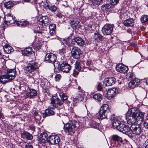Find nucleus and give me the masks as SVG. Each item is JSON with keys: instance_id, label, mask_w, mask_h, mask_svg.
Listing matches in <instances>:
<instances>
[{"instance_id": "nucleus-1", "label": "nucleus", "mask_w": 148, "mask_h": 148, "mask_svg": "<svg viewBox=\"0 0 148 148\" xmlns=\"http://www.w3.org/2000/svg\"><path fill=\"white\" fill-rule=\"evenodd\" d=\"M125 131V134L132 139L134 138V134L139 135L142 132L140 125L137 124L132 125L130 127L127 125Z\"/></svg>"}, {"instance_id": "nucleus-2", "label": "nucleus", "mask_w": 148, "mask_h": 148, "mask_svg": "<svg viewBox=\"0 0 148 148\" xmlns=\"http://www.w3.org/2000/svg\"><path fill=\"white\" fill-rule=\"evenodd\" d=\"M110 119L112 121L113 126L120 132L125 133L126 132L127 125L124 124L119 120L118 117L114 114H112Z\"/></svg>"}, {"instance_id": "nucleus-3", "label": "nucleus", "mask_w": 148, "mask_h": 148, "mask_svg": "<svg viewBox=\"0 0 148 148\" xmlns=\"http://www.w3.org/2000/svg\"><path fill=\"white\" fill-rule=\"evenodd\" d=\"M59 95L62 99L61 101L57 97L54 96L52 97L51 99V106L54 108L58 106H60L64 102H66L68 98L67 95L63 92H60Z\"/></svg>"}, {"instance_id": "nucleus-4", "label": "nucleus", "mask_w": 148, "mask_h": 148, "mask_svg": "<svg viewBox=\"0 0 148 148\" xmlns=\"http://www.w3.org/2000/svg\"><path fill=\"white\" fill-rule=\"evenodd\" d=\"M138 109L136 108H131L129 111L130 115L128 116L127 118V122L128 124L130 125L136 124V117L137 114H138Z\"/></svg>"}, {"instance_id": "nucleus-5", "label": "nucleus", "mask_w": 148, "mask_h": 148, "mask_svg": "<svg viewBox=\"0 0 148 148\" xmlns=\"http://www.w3.org/2000/svg\"><path fill=\"white\" fill-rule=\"evenodd\" d=\"M78 123L74 121H72L70 123H67L64 126L65 131L71 134L74 132L77 129V125Z\"/></svg>"}, {"instance_id": "nucleus-6", "label": "nucleus", "mask_w": 148, "mask_h": 148, "mask_svg": "<svg viewBox=\"0 0 148 148\" xmlns=\"http://www.w3.org/2000/svg\"><path fill=\"white\" fill-rule=\"evenodd\" d=\"M60 141V138L58 135L52 133L49 136L48 142L51 145L58 144Z\"/></svg>"}, {"instance_id": "nucleus-7", "label": "nucleus", "mask_w": 148, "mask_h": 148, "mask_svg": "<svg viewBox=\"0 0 148 148\" xmlns=\"http://www.w3.org/2000/svg\"><path fill=\"white\" fill-rule=\"evenodd\" d=\"M71 53L73 57L75 59L79 58L82 55V51L79 48L73 47L72 49Z\"/></svg>"}, {"instance_id": "nucleus-8", "label": "nucleus", "mask_w": 148, "mask_h": 148, "mask_svg": "<svg viewBox=\"0 0 148 148\" xmlns=\"http://www.w3.org/2000/svg\"><path fill=\"white\" fill-rule=\"evenodd\" d=\"M113 30L112 25L110 24L105 25L103 27L102 31L104 35H109L112 32Z\"/></svg>"}, {"instance_id": "nucleus-9", "label": "nucleus", "mask_w": 148, "mask_h": 148, "mask_svg": "<svg viewBox=\"0 0 148 148\" xmlns=\"http://www.w3.org/2000/svg\"><path fill=\"white\" fill-rule=\"evenodd\" d=\"M116 68L117 71L124 74L127 73L129 69L128 66L122 64H118L116 65Z\"/></svg>"}, {"instance_id": "nucleus-10", "label": "nucleus", "mask_w": 148, "mask_h": 148, "mask_svg": "<svg viewBox=\"0 0 148 148\" xmlns=\"http://www.w3.org/2000/svg\"><path fill=\"white\" fill-rule=\"evenodd\" d=\"M56 57L54 54L52 53H48L46 55L45 60L47 62L54 64L56 61Z\"/></svg>"}, {"instance_id": "nucleus-11", "label": "nucleus", "mask_w": 148, "mask_h": 148, "mask_svg": "<svg viewBox=\"0 0 148 148\" xmlns=\"http://www.w3.org/2000/svg\"><path fill=\"white\" fill-rule=\"evenodd\" d=\"M138 114L136 115V124H137L139 125L142 123L144 119V114L140 111L138 109Z\"/></svg>"}, {"instance_id": "nucleus-12", "label": "nucleus", "mask_w": 148, "mask_h": 148, "mask_svg": "<svg viewBox=\"0 0 148 148\" xmlns=\"http://www.w3.org/2000/svg\"><path fill=\"white\" fill-rule=\"evenodd\" d=\"M50 108H48L47 109L45 113H42V116L44 118L46 116H50L54 114H55V109L53 107L50 106Z\"/></svg>"}, {"instance_id": "nucleus-13", "label": "nucleus", "mask_w": 148, "mask_h": 148, "mask_svg": "<svg viewBox=\"0 0 148 148\" xmlns=\"http://www.w3.org/2000/svg\"><path fill=\"white\" fill-rule=\"evenodd\" d=\"M37 64V63H29L25 68L26 70L29 73H32L38 68L39 66Z\"/></svg>"}, {"instance_id": "nucleus-14", "label": "nucleus", "mask_w": 148, "mask_h": 148, "mask_svg": "<svg viewBox=\"0 0 148 148\" xmlns=\"http://www.w3.org/2000/svg\"><path fill=\"white\" fill-rule=\"evenodd\" d=\"M6 16H7V20L4 22L5 25H8L11 24H13L15 21V17H13L11 14H8Z\"/></svg>"}, {"instance_id": "nucleus-15", "label": "nucleus", "mask_w": 148, "mask_h": 148, "mask_svg": "<svg viewBox=\"0 0 148 148\" xmlns=\"http://www.w3.org/2000/svg\"><path fill=\"white\" fill-rule=\"evenodd\" d=\"M60 70L64 72L68 73L71 69L70 65L66 63H63L60 64Z\"/></svg>"}, {"instance_id": "nucleus-16", "label": "nucleus", "mask_w": 148, "mask_h": 148, "mask_svg": "<svg viewBox=\"0 0 148 148\" xmlns=\"http://www.w3.org/2000/svg\"><path fill=\"white\" fill-rule=\"evenodd\" d=\"M116 80L114 77H109L106 79L104 82V84L106 86H110L114 84Z\"/></svg>"}, {"instance_id": "nucleus-17", "label": "nucleus", "mask_w": 148, "mask_h": 148, "mask_svg": "<svg viewBox=\"0 0 148 148\" xmlns=\"http://www.w3.org/2000/svg\"><path fill=\"white\" fill-rule=\"evenodd\" d=\"M49 137L47 134L46 132H42L40 134L39 139L41 142L45 143L47 141L48 142Z\"/></svg>"}, {"instance_id": "nucleus-18", "label": "nucleus", "mask_w": 148, "mask_h": 148, "mask_svg": "<svg viewBox=\"0 0 148 148\" xmlns=\"http://www.w3.org/2000/svg\"><path fill=\"white\" fill-rule=\"evenodd\" d=\"M12 80V79H11L10 77L6 74L0 77V82L3 84H5Z\"/></svg>"}, {"instance_id": "nucleus-19", "label": "nucleus", "mask_w": 148, "mask_h": 148, "mask_svg": "<svg viewBox=\"0 0 148 148\" xmlns=\"http://www.w3.org/2000/svg\"><path fill=\"white\" fill-rule=\"evenodd\" d=\"M37 92L34 89H29L27 93V96L28 97L34 98L37 95Z\"/></svg>"}, {"instance_id": "nucleus-20", "label": "nucleus", "mask_w": 148, "mask_h": 148, "mask_svg": "<svg viewBox=\"0 0 148 148\" xmlns=\"http://www.w3.org/2000/svg\"><path fill=\"white\" fill-rule=\"evenodd\" d=\"M84 91L79 90L75 96V99L79 101H82L84 99Z\"/></svg>"}, {"instance_id": "nucleus-21", "label": "nucleus", "mask_w": 148, "mask_h": 148, "mask_svg": "<svg viewBox=\"0 0 148 148\" xmlns=\"http://www.w3.org/2000/svg\"><path fill=\"white\" fill-rule=\"evenodd\" d=\"M59 48V54L64 57L66 53V47L64 43H62L60 45Z\"/></svg>"}, {"instance_id": "nucleus-22", "label": "nucleus", "mask_w": 148, "mask_h": 148, "mask_svg": "<svg viewBox=\"0 0 148 148\" xmlns=\"http://www.w3.org/2000/svg\"><path fill=\"white\" fill-rule=\"evenodd\" d=\"M15 70L14 69H8L6 74L10 77L11 79H13L15 76Z\"/></svg>"}, {"instance_id": "nucleus-23", "label": "nucleus", "mask_w": 148, "mask_h": 148, "mask_svg": "<svg viewBox=\"0 0 148 148\" xmlns=\"http://www.w3.org/2000/svg\"><path fill=\"white\" fill-rule=\"evenodd\" d=\"M22 138L24 139L30 140L32 139L33 136L32 135L27 132H25L21 134Z\"/></svg>"}, {"instance_id": "nucleus-24", "label": "nucleus", "mask_w": 148, "mask_h": 148, "mask_svg": "<svg viewBox=\"0 0 148 148\" xmlns=\"http://www.w3.org/2000/svg\"><path fill=\"white\" fill-rule=\"evenodd\" d=\"M112 139L114 141L117 142L119 145H121L123 142L122 138L117 135H113Z\"/></svg>"}, {"instance_id": "nucleus-25", "label": "nucleus", "mask_w": 148, "mask_h": 148, "mask_svg": "<svg viewBox=\"0 0 148 148\" xmlns=\"http://www.w3.org/2000/svg\"><path fill=\"white\" fill-rule=\"evenodd\" d=\"M134 22L133 19L130 18L124 21L123 24L127 27H132L134 25Z\"/></svg>"}, {"instance_id": "nucleus-26", "label": "nucleus", "mask_w": 148, "mask_h": 148, "mask_svg": "<svg viewBox=\"0 0 148 148\" xmlns=\"http://www.w3.org/2000/svg\"><path fill=\"white\" fill-rule=\"evenodd\" d=\"M116 90L115 88L110 89L107 92V95L108 97L110 98H112L113 97L116 95Z\"/></svg>"}, {"instance_id": "nucleus-27", "label": "nucleus", "mask_w": 148, "mask_h": 148, "mask_svg": "<svg viewBox=\"0 0 148 148\" xmlns=\"http://www.w3.org/2000/svg\"><path fill=\"white\" fill-rule=\"evenodd\" d=\"M108 115V113L102 111L101 110H100L99 113H98L99 118L101 119H103L106 118L108 119V118H107Z\"/></svg>"}, {"instance_id": "nucleus-28", "label": "nucleus", "mask_w": 148, "mask_h": 148, "mask_svg": "<svg viewBox=\"0 0 148 148\" xmlns=\"http://www.w3.org/2000/svg\"><path fill=\"white\" fill-rule=\"evenodd\" d=\"M75 38V43H77L78 45L82 46L84 45L85 44L84 41L81 38L77 37Z\"/></svg>"}, {"instance_id": "nucleus-29", "label": "nucleus", "mask_w": 148, "mask_h": 148, "mask_svg": "<svg viewBox=\"0 0 148 148\" xmlns=\"http://www.w3.org/2000/svg\"><path fill=\"white\" fill-rule=\"evenodd\" d=\"M46 8L49 9V10L53 12H55L56 11L58 12V10H59L58 8L54 5H50L47 4L46 5Z\"/></svg>"}, {"instance_id": "nucleus-30", "label": "nucleus", "mask_w": 148, "mask_h": 148, "mask_svg": "<svg viewBox=\"0 0 148 148\" xmlns=\"http://www.w3.org/2000/svg\"><path fill=\"white\" fill-rule=\"evenodd\" d=\"M40 20V21H41L42 23V24L43 26V25L44 26H46V25L48 23L49 21L48 18L47 16H42Z\"/></svg>"}, {"instance_id": "nucleus-31", "label": "nucleus", "mask_w": 148, "mask_h": 148, "mask_svg": "<svg viewBox=\"0 0 148 148\" xmlns=\"http://www.w3.org/2000/svg\"><path fill=\"white\" fill-rule=\"evenodd\" d=\"M65 43L67 45L72 46L75 44V38L73 39H67L65 41Z\"/></svg>"}, {"instance_id": "nucleus-32", "label": "nucleus", "mask_w": 148, "mask_h": 148, "mask_svg": "<svg viewBox=\"0 0 148 148\" xmlns=\"http://www.w3.org/2000/svg\"><path fill=\"white\" fill-rule=\"evenodd\" d=\"M100 110L108 114L109 113V108L108 104H104L101 107Z\"/></svg>"}, {"instance_id": "nucleus-33", "label": "nucleus", "mask_w": 148, "mask_h": 148, "mask_svg": "<svg viewBox=\"0 0 148 148\" xmlns=\"http://www.w3.org/2000/svg\"><path fill=\"white\" fill-rule=\"evenodd\" d=\"M32 49L30 47L26 48L22 51V53L24 55L28 56L32 53Z\"/></svg>"}, {"instance_id": "nucleus-34", "label": "nucleus", "mask_w": 148, "mask_h": 148, "mask_svg": "<svg viewBox=\"0 0 148 148\" xmlns=\"http://www.w3.org/2000/svg\"><path fill=\"white\" fill-rule=\"evenodd\" d=\"M5 52L6 53H10L13 51L12 48L10 46L6 45L3 47Z\"/></svg>"}, {"instance_id": "nucleus-35", "label": "nucleus", "mask_w": 148, "mask_h": 148, "mask_svg": "<svg viewBox=\"0 0 148 148\" xmlns=\"http://www.w3.org/2000/svg\"><path fill=\"white\" fill-rule=\"evenodd\" d=\"M93 98L95 100L100 102L103 99V96L100 94H96L93 96Z\"/></svg>"}, {"instance_id": "nucleus-36", "label": "nucleus", "mask_w": 148, "mask_h": 148, "mask_svg": "<svg viewBox=\"0 0 148 148\" xmlns=\"http://www.w3.org/2000/svg\"><path fill=\"white\" fill-rule=\"evenodd\" d=\"M111 6L110 4H106L102 5L101 9L103 11H109L110 10Z\"/></svg>"}, {"instance_id": "nucleus-37", "label": "nucleus", "mask_w": 148, "mask_h": 148, "mask_svg": "<svg viewBox=\"0 0 148 148\" xmlns=\"http://www.w3.org/2000/svg\"><path fill=\"white\" fill-rule=\"evenodd\" d=\"M79 22L77 21L71 20L70 21V23L73 28H76L78 26Z\"/></svg>"}, {"instance_id": "nucleus-38", "label": "nucleus", "mask_w": 148, "mask_h": 148, "mask_svg": "<svg viewBox=\"0 0 148 148\" xmlns=\"http://www.w3.org/2000/svg\"><path fill=\"white\" fill-rule=\"evenodd\" d=\"M4 6L7 9H10L13 6L14 4L12 1H9L5 3L4 4Z\"/></svg>"}, {"instance_id": "nucleus-39", "label": "nucleus", "mask_w": 148, "mask_h": 148, "mask_svg": "<svg viewBox=\"0 0 148 148\" xmlns=\"http://www.w3.org/2000/svg\"><path fill=\"white\" fill-rule=\"evenodd\" d=\"M89 126L91 127L97 129L99 127V124L94 121H92L90 122L89 124Z\"/></svg>"}, {"instance_id": "nucleus-40", "label": "nucleus", "mask_w": 148, "mask_h": 148, "mask_svg": "<svg viewBox=\"0 0 148 148\" xmlns=\"http://www.w3.org/2000/svg\"><path fill=\"white\" fill-rule=\"evenodd\" d=\"M140 21L142 23L148 22V15H143L140 18Z\"/></svg>"}, {"instance_id": "nucleus-41", "label": "nucleus", "mask_w": 148, "mask_h": 148, "mask_svg": "<svg viewBox=\"0 0 148 148\" xmlns=\"http://www.w3.org/2000/svg\"><path fill=\"white\" fill-rule=\"evenodd\" d=\"M49 31V30H48V32H47V30L45 29H44L43 32L44 33L46 34H48ZM49 32L50 35L51 36H53L55 34V30H49Z\"/></svg>"}, {"instance_id": "nucleus-42", "label": "nucleus", "mask_w": 148, "mask_h": 148, "mask_svg": "<svg viewBox=\"0 0 148 148\" xmlns=\"http://www.w3.org/2000/svg\"><path fill=\"white\" fill-rule=\"evenodd\" d=\"M75 68L76 69L77 71H80L82 69V67L80 66V63L78 61H77L75 64Z\"/></svg>"}, {"instance_id": "nucleus-43", "label": "nucleus", "mask_w": 148, "mask_h": 148, "mask_svg": "<svg viewBox=\"0 0 148 148\" xmlns=\"http://www.w3.org/2000/svg\"><path fill=\"white\" fill-rule=\"evenodd\" d=\"M127 76L128 77L129 79H130L131 80L134 79L136 78L134 74L133 73L130 72L128 73Z\"/></svg>"}, {"instance_id": "nucleus-44", "label": "nucleus", "mask_w": 148, "mask_h": 148, "mask_svg": "<svg viewBox=\"0 0 148 148\" xmlns=\"http://www.w3.org/2000/svg\"><path fill=\"white\" fill-rule=\"evenodd\" d=\"M134 81L131 80L128 84V86L132 88H134L136 86Z\"/></svg>"}, {"instance_id": "nucleus-45", "label": "nucleus", "mask_w": 148, "mask_h": 148, "mask_svg": "<svg viewBox=\"0 0 148 148\" xmlns=\"http://www.w3.org/2000/svg\"><path fill=\"white\" fill-rule=\"evenodd\" d=\"M29 23V22L27 21H24L23 23L21 22L19 23H17V26H25L27 25Z\"/></svg>"}, {"instance_id": "nucleus-46", "label": "nucleus", "mask_w": 148, "mask_h": 148, "mask_svg": "<svg viewBox=\"0 0 148 148\" xmlns=\"http://www.w3.org/2000/svg\"><path fill=\"white\" fill-rule=\"evenodd\" d=\"M132 80L134 81V82L135 83L134 84H136V86H138V85L139 84L140 80L138 78L136 77L134 79Z\"/></svg>"}, {"instance_id": "nucleus-47", "label": "nucleus", "mask_w": 148, "mask_h": 148, "mask_svg": "<svg viewBox=\"0 0 148 148\" xmlns=\"http://www.w3.org/2000/svg\"><path fill=\"white\" fill-rule=\"evenodd\" d=\"M56 25L54 24H51L49 26V30H55Z\"/></svg>"}, {"instance_id": "nucleus-48", "label": "nucleus", "mask_w": 148, "mask_h": 148, "mask_svg": "<svg viewBox=\"0 0 148 148\" xmlns=\"http://www.w3.org/2000/svg\"><path fill=\"white\" fill-rule=\"evenodd\" d=\"M143 125L144 127L148 129V119L145 121L143 123Z\"/></svg>"}, {"instance_id": "nucleus-49", "label": "nucleus", "mask_w": 148, "mask_h": 148, "mask_svg": "<svg viewBox=\"0 0 148 148\" xmlns=\"http://www.w3.org/2000/svg\"><path fill=\"white\" fill-rule=\"evenodd\" d=\"M119 0H110V2L112 5H116L119 2Z\"/></svg>"}, {"instance_id": "nucleus-50", "label": "nucleus", "mask_w": 148, "mask_h": 148, "mask_svg": "<svg viewBox=\"0 0 148 148\" xmlns=\"http://www.w3.org/2000/svg\"><path fill=\"white\" fill-rule=\"evenodd\" d=\"M61 77V75L60 74L56 75L55 77V80L56 81H59Z\"/></svg>"}, {"instance_id": "nucleus-51", "label": "nucleus", "mask_w": 148, "mask_h": 148, "mask_svg": "<svg viewBox=\"0 0 148 148\" xmlns=\"http://www.w3.org/2000/svg\"><path fill=\"white\" fill-rule=\"evenodd\" d=\"M57 13L56 14V16L59 18H62L63 15L61 14V13L58 10V12H57Z\"/></svg>"}, {"instance_id": "nucleus-52", "label": "nucleus", "mask_w": 148, "mask_h": 148, "mask_svg": "<svg viewBox=\"0 0 148 148\" xmlns=\"http://www.w3.org/2000/svg\"><path fill=\"white\" fill-rule=\"evenodd\" d=\"M98 38L100 41H103L105 39V37L99 34V35H98Z\"/></svg>"}, {"instance_id": "nucleus-53", "label": "nucleus", "mask_w": 148, "mask_h": 148, "mask_svg": "<svg viewBox=\"0 0 148 148\" xmlns=\"http://www.w3.org/2000/svg\"><path fill=\"white\" fill-rule=\"evenodd\" d=\"M79 74V72L75 70H74L73 73V75L74 77L77 76Z\"/></svg>"}, {"instance_id": "nucleus-54", "label": "nucleus", "mask_w": 148, "mask_h": 148, "mask_svg": "<svg viewBox=\"0 0 148 148\" xmlns=\"http://www.w3.org/2000/svg\"><path fill=\"white\" fill-rule=\"evenodd\" d=\"M97 89L99 91H101V90L102 88V84L101 83H99L98 84L97 87Z\"/></svg>"}, {"instance_id": "nucleus-55", "label": "nucleus", "mask_w": 148, "mask_h": 148, "mask_svg": "<svg viewBox=\"0 0 148 148\" xmlns=\"http://www.w3.org/2000/svg\"><path fill=\"white\" fill-rule=\"evenodd\" d=\"M99 34H100L98 32H97L94 33V38L95 40L98 39V35H99Z\"/></svg>"}, {"instance_id": "nucleus-56", "label": "nucleus", "mask_w": 148, "mask_h": 148, "mask_svg": "<svg viewBox=\"0 0 148 148\" xmlns=\"http://www.w3.org/2000/svg\"><path fill=\"white\" fill-rule=\"evenodd\" d=\"M25 148H33V147L32 145L27 144L25 145Z\"/></svg>"}, {"instance_id": "nucleus-57", "label": "nucleus", "mask_w": 148, "mask_h": 148, "mask_svg": "<svg viewBox=\"0 0 148 148\" xmlns=\"http://www.w3.org/2000/svg\"><path fill=\"white\" fill-rule=\"evenodd\" d=\"M29 129L32 130V131L34 132L35 131V127L33 125H31L29 126Z\"/></svg>"}, {"instance_id": "nucleus-58", "label": "nucleus", "mask_w": 148, "mask_h": 148, "mask_svg": "<svg viewBox=\"0 0 148 148\" xmlns=\"http://www.w3.org/2000/svg\"><path fill=\"white\" fill-rule=\"evenodd\" d=\"M96 4L97 5H100L103 3V0H98L96 1Z\"/></svg>"}, {"instance_id": "nucleus-59", "label": "nucleus", "mask_w": 148, "mask_h": 148, "mask_svg": "<svg viewBox=\"0 0 148 148\" xmlns=\"http://www.w3.org/2000/svg\"><path fill=\"white\" fill-rule=\"evenodd\" d=\"M41 46L38 43L37 44L36 46H34V48L36 49H39L40 48Z\"/></svg>"}, {"instance_id": "nucleus-60", "label": "nucleus", "mask_w": 148, "mask_h": 148, "mask_svg": "<svg viewBox=\"0 0 148 148\" xmlns=\"http://www.w3.org/2000/svg\"><path fill=\"white\" fill-rule=\"evenodd\" d=\"M131 46H133V47H136V45L133 42H132L130 44Z\"/></svg>"}, {"instance_id": "nucleus-61", "label": "nucleus", "mask_w": 148, "mask_h": 148, "mask_svg": "<svg viewBox=\"0 0 148 148\" xmlns=\"http://www.w3.org/2000/svg\"><path fill=\"white\" fill-rule=\"evenodd\" d=\"M86 65L90 66V65L91 64V62L90 61H87L86 63Z\"/></svg>"}, {"instance_id": "nucleus-62", "label": "nucleus", "mask_w": 148, "mask_h": 148, "mask_svg": "<svg viewBox=\"0 0 148 148\" xmlns=\"http://www.w3.org/2000/svg\"><path fill=\"white\" fill-rule=\"evenodd\" d=\"M34 114L35 116H37L38 114V113L37 112L35 111L34 112Z\"/></svg>"}, {"instance_id": "nucleus-63", "label": "nucleus", "mask_w": 148, "mask_h": 148, "mask_svg": "<svg viewBox=\"0 0 148 148\" xmlns=\"http://www.w3.org/2000/svg\"><path fill=\"white\" fill-rule=\"evenodd\" d=\"M25 2H29L30 0H23Z\"/></svg>"}, {"instance_id": "nucleus-64", "label": "nucleus", "mask_w": 148, "mask_h": 148, "mask_svg": "<svg viewBox=\"0 0 148 148\" xmlns=\"http://www.w3.org/2000/svg\"><path fill=\"white\" fill-rule=\"evenodd\" d=\"M145 148H148V144L146 145L145 147Z\"/></svg>"}]
</instances>
